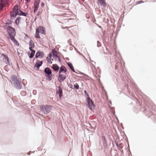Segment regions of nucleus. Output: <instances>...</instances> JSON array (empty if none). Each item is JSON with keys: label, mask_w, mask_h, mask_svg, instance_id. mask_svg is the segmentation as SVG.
Listing matches in <instances>:
<instances>
[{"label": "nucleus", "mask_w": 156, "mask_h": 156, "mask_svg": "<svg viewBox=\"0 0 156 156\" xmlns=\"http://www.w3.org/2000/svg\"><path fill=\"white\" fill-rule=\"evenodd\" d=\"M10 79L12 81H10L12 86L17 90L20 89L22 87L21 82L16 75H12L11 76Z\"/></svg>", "instance_id": "nucleus-1"}, {"label": "nucleus", "mask_w": 156, "mask_h": 156, "mask_svg": "<svg viewBox=\"0 0 156 156\" xmlns=\"http://www.w3.org/2000/svg\"><path fill=\"white\" fill-rule=\"evenodd\" d=\"M40 111L43 113L44 114H47L49 113L52 109V106L47 105H43L40 106Z\"/></svg>", "instance_id": "nucleus-2"}, {"label": "nucleus", "mask_w": 156, "mask_h": 156, "mask_svg": "<svg viewBox=\"0 0 156 156\" xmlns=\"http://www.w3.org/2000/svg\"><path fill=\"white\" fill-rule=\"evenodd\" d=\"M46 79L48 81H51L52 79V74L51 70L48 67L45 68L44 70Z\"/></svg>", "instance_id": "nucleus-3"}, {"label": "nucleus", "mask_w": 156, "mask_h": 156, "mask_svg": "<svg viewBox=\"0 0 156 156\" xmlns=\"http://www.w3.org/2000/svg\"><path fill=\"white\" fill-rule=\"evenodd\" d=\"M87 106L91 111L95 109L96 106L92 99L90 97L87 98L86 99Z\"/></svg>", "instance_id": "nucleus-4"}, {"label": "nucleus", "mask_w": 156, "mask_h": 156, "mask_svg": "<svg viewBox=\"0 0 156 156\" xmlns=\"http://www.w3.org/2000/svg\"><path fill=\"white\" fill-rule=\"evenodd\" d=\"M148 106V108H151L154 111L155 113H153V112H152L150 111L148 115H150L149 116H151V118H153L154 119L156 122V115H155L156 113V106L155 105L151 104Z\"/></svg>", "instance_id": "nucleus-5"}, {"label": "nucleus", "mask_w": 156, "mask_h": 156, "mask_svg": "<svg viewBox=\"0 0 156 156\" xmlns=\"http://www.w3.org/2000/svg\"><path fill=\"white\" fill-rule=\"evenodd\" d=\"M101 141L103 143L104 150H105L106 149L107 147V140L105 137L102 135L101 136Z\"/></svg>", "instance_id": "nucleus-6"}, {"label": "nucleus", "mask_w": 156, "mask_h": 156, "mask_svg": "<svg viewBox=\"0 0 156 156\" xmlns=\"http://www.w3.org/2000/svg\"><path fill=\"white\" fill-rule=\"evenodd\" d=\"M44 55V53L42 51H38L36 53L35 58H42Z\"/></svg>", "instance_id": "nucleus-7"}, {"label": "nucleus", "mask_w": 156, "mask_h": 156, "mask_svg": "<svg viewBox=\"0 0 156 156\" xmlns=\"http://www.w3.org/2000/svg\"><path fill=\"white\" fill-rule=\"evenodd\" d=\"M58 90L56 91V93L58 94L59 97L61 98L63 95L62 89L60 86L58 87Z\"/></svg>", "instance_id": "nucleus-8"}, {"label": "nucleus", "mask_w": 156, "mask_h": 156, "mask_svg": "<svg viewBox=\"0 0 156 156\" xmlns=\"http://www.w3.org/2000/svg\"><path fill=\"white\" fill-rule=\"evenodd\" d=\"M66 76H63L62 74H59L58 77V79L59 82H62L66 79Z\"/></svg>", "instance_id": "nucleus-9"}, {"label": "nucleus", "mask_w": 156, "mask_h": 156, "mask_svg": "<svg viewBox=\"0 0 156 156\" xmlns=\"http://www.w3.org/2000/svg\"><path fill=\"white\" fill-rule=\"evenodd\" d=\"M16 33L15 29L10 26V37H15Z\"/></svg>", "instance_id": "nucleus-10"}, {"label": "nucleus", "mask_w": 156, "mask_h": 156, "mask_svg": "<svg viewBox=\"0 0 156 156\" xmlns=\"http://www.w3.org/2000/svg\"><path fill=\"white\" fill-rule=\"evenodd\" d=\"M39 30H38V32L43 34H45V28L42 26H39L38 27Z\"/></svg>", "instance_id": "nucleus-11"}, {"label": "nucleus", "mask_w": 156, "mask_h": 156, "mask_svg": "<svg viewBox=\"0 0 156 156\" xmlns=\"http://www.w3.org/2000/svg\"><path fill=\"white\" fill-rule=\"evenodd\" d=\"M22 20V18L20 16L17 17L16 19L15 20L14 23L17 26H19V24L21 22Z\"/></svg>", "instance_id": "nucleus-12"}, {"label": "nucleus", "mask_w": 156, "mask_h": 156, "mask_svg": "<svg viewBox=\"0 0 156 156\" xmlns=\"http://www.w3.org/2000/svg\"><path fill=\"white\" fill-rule=\"evenodd\" d=\"M67 71V69L65 66L63 65H62L60 67V70L59 71L58 73L59 74H61V73H66Z\"/></svg>", "instance_id": "nucleus-13"}, {"label": "nucleus", "mask_w": 156, "mask_h": 156, "mask_svg": "<svg viewBox=\"0 0 156 156\" xmlns=\"http://www.w3.org/2000/svg\"><path fill=\"white\" fill-rule=\"evenodd\" d=\"M18 12H12L11 14H10V25L12 24V21L11 20H13L15 18L17 15H18Z\"/></svg>", "instance_id": "nucleus-14"}, {"label": "nucleus", "mask_w": 156, "mask_h": 156, "mask_svg": "<svg viewBox=\"0 0 156 156\" xmlns=\"http://www.w3.org/2000/svg\"><path fill=\"white\" fill-rule=\"evenodd\" d=\"M8 21H9V23L8 22L6 23L5 26V27L6 28L8 35L9 37H10V25L9 24V23H10V21L9 20H8Z\"/></svg>", "instance_id": "nucleus-15"}, {"label": "nucleus", "mask_w": 156, "mask_h": 156, "mask_svg": "<svg viewBox=\"0 0 156 156\" xmlns=\"http://www.w3.org/2000/svg\"><path fill=\"white\" fill-rule=\"evenodd\" d=\"M17 12H18V16H22L27 17V15H28V13L27 12H23L20 9L19 10L18 12V11Z\"/></svg>", "instance_id": "nucleus-16"}, {"label": "nucleus", "mask_w": 156, "mask_h": 156, "mask_svg": "<svg viewBox=\"0 0 156 156\" xmlns=\"http://www.w3.org/2000/svg\"><path fill=\"white\" fill-rule=\"evenodd\" d=\"M10 40L15 45L18 46L19 44L18 41L15 38V37H11Z\"/></svg>", "instance_id": "nucleus-17"}, {"label": "nucleus", "mask_w": 156, "mask_h": 156, "mask_svg": "<svg viewBox=\"0 0 156 156\" xmlns=\"http://www.w3.org/2000/svg\"><path fill=\"white\" fill-rule=\"evenodd\" d=\"M2 56L3 57L4 60H5V62L7 64L9 65V58L7 55L4 54H2Z\"/></svg>", "instance_id": "nucleus-18"}, {"label": "nucleus", "mask_w": 156, "mask_h": 156, "mask_svg": "<svg viewBox=\"0 0 156 156\" xmlns=\"http://www.w3.org/2000/svg\"><path fill=\"white\" fill-rule=\"evenodd\" d=\"M98 1L101 6H103L104 7H106L107 6V4L105 0H98Z\"/></svg>", "instance_id": "nucleus-19"}, {"label": "nucleus", "mask_w": 156, "mask_h": 156, "mask_svg": "<svg viewBox=\"0 0 156 156\" xmlns=\"http://www.w3.org/2000/svg\"><path fill=\"white\" fill-rule=\"evenodd\" d=\"M67 65L69 67L70 69L73 72H75L74 67L73 65L70 62H68L67 63Z\"/></svg>", "instance_id": "nucleus-20"}, {"label": "nucleus", "mask_w": 156, "mask_h": 156, "mask_svg": "<svg viewBox=\"0 0 156 156\" xmlns=\"http://www.w3.org/2000/svg\"><path fill=\"white\" fill-rule=\"evenodd\" d=\"M29 49H31L34 48L35 47L33 41L30 40L29 42Z\"/></svg>", "instance_id": "nucleus-21"}, {"label": "nucleus", "mask_w": 156, "mask_h": 156, "mask_svg": "<svg viewBox=\"0 0 156 156\" xmlns=\"http://www.w3.org/2000/svg\"><path fill=\"white\" fill-rule=\"evenodd\" d=\"M52 54V57L53 58V55H54L55 57L58 56L59 55L58 54V52L57 51L55 48L52 49L51 50Z\"/></svg>", "instance_id": "nucleus-22"}, {"label": "nucleus", "mask_w": 156, "mask_h": 156, "mask_svg": "<svg viewBox=\"0 0 156 156\" xmlns=\"http://www.w3.org/2000/svg\"><path fill=\"white\" fill-rule=\"evenodd\" d=\"M40 60H37L34 65V67H36L37 69H39L41 66L39 63Z\"/></svg>", "instance_id": "nucleus-23"}, {"label": "nucleus", "mask_w": 156, "mask_h": 156, "mask_svg": "<svg viewBox=\"0 0 156 156\" xmlns=\"http://www.w3.org/2000/svg\"><path fill=\"white\" fill-rule=\"evenodd\" d=\"M20 9H19V7L18 5H15L13 7L12 9L13 12H18H18L19 10Z\"/></svg>", "instance_id": "nucleus-24"}, {"label": "nucleus", "mask_w": 156, "mask_h": 156, "mask_svg": "<svg viewBox=\"0 0 156 156\" xmlns=\"http://www.w3.org/2000/svg\"><path fill=\"white\" fill-rule=\"evenodd\" d=\"M53 65H54V67H52V68L53 69L54 71H56L59 70V67L57 64H55L54 65L53 64Z\"/></svg>", "instance_id": "nucleus-25"}, {"label": "nucleus", "mask_w": 156, "mask_h": 156, "mask_svg": "<svg viewBox=\"0 0 156 156\" xmlns=\"http://www.w3.org/2000/svg\"><path fill=\"white\" fill-rule=\"evenodd\" d=\"M121 64L120 62H116L115 66V69H119L120 68H121Z\"/></svg>", "instance_id": "nucleus-26"}, {"label": "nucleus", "mask_w": 156, "mask_h": 156, "mask_svg": "<svg viewBox=\"0 0 156 156\" xmlns=\"http://www.w3.org/2000/svg\"><path fill=\"white\" fill-rule=\"evenodd\" d=\"M35 37L37 39H40V36L39 33L38 32V30L37 29L36 30V33Z\"/></svg>", "instance_id": "nucleus-27"}, {"label": "nucleus", "mask_w": 156, "mask_h": 156, "mask_svg": "<svg viewBox=\"0 0 156 156\" xmlns=\"http://www.w3.org/2000/svg\"><path fill=\"white\" fill-rule=\"evenodd\" d=\"M53 58H54L55 60L57 59L59 62H61V59L59 55H58L57 57H55V55H54Z\"/></svg>", "instance_id": "nucleus-28"}, {"label": "nucleus", "mask_w": 156, "mask_h": 156, "mask_svg": "<svg viewBox=\"0 0 156 156\" xmlns=\"http://www.w3.org/2000/svg\"><path fill=\"white\" fill-rule=\"evenodd\" d=\"M80 73L81 75H83L85 77V79L86 80H88L89 79L88 78V77H89V76L86 74L80 72Z\"/></svg>", "instance_id": "nucleus-29"}, {"label": "nucleus", "mask_w": 156, "mask_h": 156, "mask_svg": "<svg viewBox=\"0 0 156 156\" xmlns=\"http://www.w3.org/2000/svg\"><path fill=\"white\" fill-rule=\"evenodd\" d=\"M27 54L29 58H33L34 56V55L31 52H30V51H28Z\"/></svg>", "instance_id": "nucleus-30"}, {"label": "nucleus", "mask_w": 156, "mask_h": 156, "mask_svg": "<svg viewBox=\"0 0 156 156\" xmlns=\"http://www.w3.org/2000/svg\"><path fill=\"white\" fill-rule=\"evenodd\" d=\"M52 57V53L51 52L48 55V56L46 58V59H48V58L51 59Z\"/></svg>", "instance_id": "nucleus-31"}, {"label": "nucleus", "mask_w": 156, "mask_h": 156, "mask_svg": "<svg viewBox=\"0 0 156 156\" xmlns=\"http://www.w3.org/2000/svg\"><path fill=\"white\" fill-rule=\"evenodd\" d=\"M75 90H77L79 89V85L77 83H76V85H74L73 86Z\"/></svg>", "instance_id": "nucleus-32"}, {"label": "nucleus", "mask_w": 156, "mask_h": 156, "mask_svg": "<svg viewBox=\"0 0 156 156\" xmlns=\"http://www.w3.org/2000/svg\"><path fill=\"white\" fill-rule=\"evenodd\" d=\"M84 92L85 95V97L86 96L87 97V98L90 97L89 95L86 90H84Z\"/></svg>", "instance_id": "nucleus-33"}, {"label": "nucleus", "mask_w": 156, "mask_h": 156, "mask_svg": "<svg viewBox=\"0 0 156 156\" xmlns=\"http://www.w3.org/2000/svg\"><path fill=\"white\" fill-rule=\"evenodd\" d=\"M29 50L31 51V52L34 55V54L36 52L33 49H29Z\"/></svg>", "instance_id": "nucleus-34"}, {"label": "nucleus", "mask_w": 156, "mask_h": 156, "mask_svg": "<svg viewBox=\"0 0 156 156\" xmlns=\"http://www.w3.org/2000/svg\"><path fill=\"white\" fill-rule=\"evenodd\" d=\"M41 0H34V5H35L36 4H40V2Z\"/></svg>", "instance_id": "nucleus-35"}, {"label": "nucleus", "mask_w": 156, "mask_h": 156, "mask_svg": "<svg viewBox=\"0 0 156 156\" xmlns=\"http://www.w3.org/2000/svg\"><path fill=\"white\" fill-rule=\"evenodd\" d=\"M115 144H116V145L117 147L118 148H119V145L118 141L116 140H115Z\"/></svg>", "instance_id": "nucleus-36"}, {"label": "nucleus", "mask_w": 156, "mask_h": 156, "mask_svg": "<svg viewBox=\"0 0 156 156\" xmlns=\"http://www.w3.org/2000/svg\"><path fill=\"white\" fill-rule=\"evenodd\" d=\"M136 4H141L142 3H144V2L142 0H140L137 1L136 2Z\"/></svg>", "instance_id": "nucleus-37"}, {"label": "nucleus", "mask_w": 156, "mask_h": 156, "mask_svg": "<svg viewBox=\"0 0 156 156\" xmlns=\"http://www.w3.org/2000/svg\"><path fill=\"white\" fill-rule=\"evenodd\" d=\"M97 47H100L101 45V43L98 41H97Z\"/></svg>", "instance_id": "nucleus-38"}, {"label": "nucleus", "mask_w": 156, "mask_h": 156, "mask_svg": "<svg viewBox=\"0 0 156 156\" xmlns=\"http://www.w3.org/2000/svg\"><path fill=\"white\" fill-rule=\"evenodd\" d=\"M51 59H48H48H46L48 62L50 64H52V61H51Z\"/></svg>", "instance_id": "nucleus-39"}, {"label": "nucleus", "mask_w": 156, "mask_h": 156, "mask_svg": "<svg viewBox=\"0 0 156 156\" xmlns=\"http://www.w3.org/2000/svg\"><path fill=\"white\" fill-rule=\"evenodd\" d=\"M51 59H48H48H46L48 62L50 64H52V61H51Z\"/></svg>", "instance_id": "nucleus-40"}, {"label": "nucleus", "mask_w": 156, "mask_h": 156, "mask_svg": "<svg viewBox=\"0 0 156 156\" xmlns=\"http://www.w3.org/2000/svg\"><path fill=\"white\" fill-rule=\"evenodd\" d=\"M51 59H48H48H46L48 62L50 64H52V61H51Z\"/></svg>", "instance_id": "nucleus-41"}, {"label": "nucleus", "mask_w": 156, "mask_h": 156, "mask_svg": "<svg viewBox=\"0 0 156 156\" xmlns=\"http://www.w3.org/2000/svg\"><path fill=\"white\" fill-rule=\"evenodd\" d=\"M38 8L37 7H34V13H35L36 11L38 10Z\"/></svg>", "instance_id": "nucleus-42"}, {"label": "nucleus", "mask_w": 156, "mask_h": 156, "mask_svg": "<svg viewBox=\"0 0 156 156\" xmlns=\"http://www.w3.org/2000/svg\"><path fill=\"white\" fill-rule=\"evenodd\" d=\"M41 13V11H38L37 14H36V16H39V15H40V14Z\"/></svg>", "instance_id": "nucleus-43"}, {"label": "nucleus", "mask_w": 156, "mask_h": 156, "mask_svg": "<svg viewBox=\"0 0 156 156\" xmlns=\"http://www.w3.org/2000/svg\"><path fill=\"white\" fill-rule=\"evenodd\" d=\"M94 23L97 25V26L99 28H100L101 29H102V28L98 24L95 23H94Z\"/></svg>", "instance_id": "nucleus-44"}, {"label": "nucleus", "mask_w": 156, "mask_h": 156, "mask_svg": "<svg viewBox=\"0 0 156 156\" xmlns=\"http://www.w3.org/2000/svg\"><path fill=\"white\" fill-rule=\"evenodd\" d=\"M68 86L70 88H72L73 87V85L71 83H69L68 84Z\"/></svg>", "instance_id": "nucleus-45"}, {"label": "nucleus", "mask_w": 156, "mask_h": 156, "mask_svg": "<svg viewBox=\"0 0 156 156\" xmlns=\"http://www.w3.org/2000/svg\"><path fill=\"white\" fill-rule=\"evenodd\" d=\"M39 4H36L35 5H35V7H37V8H38V7H39Z\"/></svg>", "instance_id": "nucleus-46"}, {"label": "nucleus", "mask_w": 156, "mask_h": 156, "mask_svg": "<svg viewBox=\"0 0 156 156\" xmlns=\"http://www.w3.org/2000/svg\"><path fill=\"white\" fill-rule=\"evenodd\" d=\"M3 7V5L1 3H0V10H1V9Z\"/></svg>", "instance_id": "nucleus-47"}, {"label": "nucleus", "mask_w": 156, "mask_h": 156, "mask_svg": "<svg viewBox=\"0 0 156 156\" xmlns=\"http://www.w3.org/2000/svg\"><path fill=\"white\" fill-rule=\"evenodd\" d=\"M40 62H39L40 63H39L40 64V65H41V66L42 65V64L43 63V61H40Z\"/></svg>", "instance_id": "nucleus-48"}, {"label": "nucleus", "mask_w": 156, "mask_h": 156, "mask_svg": "<svg viewBox=\"0 0 156 156\" xmlns=\"http://www.w3.org/2000/svg\"><path fill=\"white\" fill-rule=\"evenodd\" d=\"M6 94L7 95V96H9V92L7 90H6Z\"/></svg>", "instance_id": "nucleus-49"}, {"label": "nucleus", "mask_w": 156, "mask_h": 156, "mask_svg": "<svg viewBox=\"0 0 156 156\" xmlns=\"http://www.w3.org/2000/svg\"><path fill=\"white\" fill-rule=\"evenodd\" d=\"M44 2H41V6H44Z\"/></svg>", "instance_id": "nucleus-50"}, {"label": "nucleus", "mask_w": 156, "mask_h": 156, "mask_svg": "<svg viewBox=\"0 0 156 156\" xmlns=\"http://www.w3.org/2000/svg\"><path fill=\"white\" fill-rule=\"evenodd\" d=\"M26 2L27 3H29L30 2L31 0H25Z\"/></svg>", "instance_id": "nucleus-51"}, {"label": "nucleus", "mask_w": 156, "mask_h": 156, "mask_svg": "<svg viewBox=\"0 0 156 156\" xmlns=\"http://www.w3.org/2000/svg\"><path fill=\"white\" fill-rule=\"evenodd\" d=\"M91 133L90 134L92 135H94V131H91Z\"/></svg>", "instance_id": "nucleus-52"}, {"label": "nucleus", "mask_w": 156, "mask_h": 156, "mask_svg": "<svg viewBox=\"0 0 156 156\" xmlns=\"http://www.w3.org/2000/svg\"><path fill=\"white\" fill-rule=\"evenodd\" d=\"M100 76H99L98 78H97V80L98 81H99V82H100V78H99V77H100Z\"/></svg>", "instance_id": "nucleus-53"}, {"label": "nucleus", "mask_w": 156, "mask_h": 156, "mask_svg": "<svg viewBox=\"0 0 156 156\" xmlns=\"http://www.w3.org/2000/svg\"><path fill=\"white\" fill-rule=\"evenodd\" d=\"M89 59H90V61L93 62H94V63H95V62L93 61V60H91V58H90V57H89Z\"/></svg>", "instance_id": "nucleus-54"}, {"label": "nucleus", "mask_w": 156, "mask_h": 156, "mask_svg": "<svg viewBox=\"0 0 156 156\" xmlns=\"http://www.w3.org/2000/svg\"><path fill=\"white\" fill-rule=\"evenodd\" d=\"M66 60L67 61H69V58H68V57H66Z\"/></svg>", "instance_id": "nucleus-55"}, {"label": "nucleus", "mask_w": 156, "mask_h": 156, "mask_svg": "<svg viewBox=\"0 0 156 156\" xmlns=\"http://www.w3.org/2000/svg\"><path fill=\"white\" fill-rule=\"evenodd\" d=\"M32 153V151H30V152H29L28 154V155H30V154H31Z\"/></svg>", "instance_id": "nucleus-56"}, {"label": "nucleus", "mask_w": 156, "mask_h": 156, "mask_svg": "<svg viewBox=\"0 0 156 156\" xmlns=\"http://www.w3.org/2000/svg\"><path fill=\"white\" fill-rule=\"evenodd\" d=\"M37 17H35L34 18V21H35L36 20V19H37Z\"/></svg>", "instance_id": "nucleus-57"}, {"label": "nucleus", "mask_w": 156, "mask_h": 156, "mask_svg": "<svg viewBox=\"0 0 156 156\" xmlns=\"http://www.w3.org/2000/svg\"><path fill=\"white\" fill-rule=\"evenodd\" d=\"M146 110V108H145L144 110L143 111V112L144 113L145 112V111Z\"/></svg>", "instance_id": "nucleus-58"}, {"label": "nucleus", "mask_w": 156, "mask_h": 156, "mask_svg": "<svg viewBox=\"0 0 156 156\" xmlns=\"http://www.w3.org/2000/svg\"><path fill=\"white\" fill-rule=\"evenodd\" d=\"M103 90H104V91H105V93L106 94H107L106 91L105 90V89H104V87H103Z\"/></svg>", "instance_id": "nucleus-59"}, {"label": "nucleus", "mask_w": 156, "mask_h": 156, "mask_svg": "<svg viewBox=\"0 0 156 156\" xmlns=\"http://www.w3.org/2000/svg\"><path fill=\"white\" fill-rule=\"evenodd\" d=\"M116 119L117 120V121L119 122V120H118V118H117V117L116 116Z\"/></svg>", "instance_id": "nucleus-60"}, {"label": "nucleus", "mask_w": 156, "mask_h": 156, "mask_svg": "<svg viewBox=\"0 0 156 156\" xmlns=\"http://www.w3.org/2000/svg\"><path fill=\"white\" fill-rule=\"evenodd\" d=\"M76 51V52H77L78 53H79V54L80 53V52L79 51Z\"/></svg>", "instance_id": "nucleus-61"}, {"label": "nucleus", "mask_w": 156, "mask_h": 156, "mask_svg": "<svg viewBox=\"0 0 156 156\" xmlns=\"http://www.w3.org/2000/svg\"><path fill=\"white\" fill-rule=\"evenodd\" d=\"M109 103H110V104L111 105H112V102H111V101H110Z\"/></svg>", "instance_id": "nucleus-62"}, {"label": "nucleus", "mask_w": 156, "mask_h": 156, "mask_svg": "<svg viewBox=\"0 0 156 156\" xmlns=\"http://www.w3.org/2000/svg\"><path fill=\"white\" fill-rule=\"evenodd\" d=\"M17 51V53H18V54L19 55H20V53L18 51Z\"/></svg>", "instance_id": "nucleus-63"}, {"label": "nucleus", "mask_w": 156, "mask_h": 156, "mask_svg": "<svg viewBox=\"0 0 156 156\" xmlns=\"http://www.w3.org/2000/svg\"><path fill=\"white\" fill-rule=\"evenodd\" d=\"M63 51H66V50H63Z\"/></svg>", "instance_id": "nucleus-64"}]
</instances>
